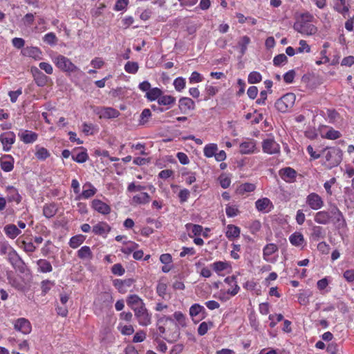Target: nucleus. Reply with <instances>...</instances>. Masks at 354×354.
I'll return each instance as SVG.
<instances>
[{
  "label": "nucleus",
  "mask_w": 354,
  "mask_h": 354,
  "mask_svg": "<svg viewBox=\"0 0 354 354\" xmlns=\"http://www.w3.org/2000/svg\"><path fill=\"white\" fill-rule=\"evenodd\" d=\"M333 219L335 223H345L344 216L337 206L331 207L329 212L319 211L315 214L314 220L316 223L322 225H327Z\"/></svg>",
  "instance_id": "obj_1"
},
{
  "label": "nucleus",
  "mask_w": 354,
  "mask_h": 354,
  "mask_svg": "<svg viewBox=\"0 0 354 354\" xmlns=\"http://www.w3.org/2000/svg\"><path fill=\"white\" fill-rule=\"evenodd\" d=\"M326 150H328L325 155L328 167L331 169L338 166L342 160V151L337 147H327Z\"/></svg>",
  "instance_id": "obj_2"
},
{
  "label": "nucleus",
  "mask_w": 354,
  "mask_h": 354,
  "mask_svg": "<svg viewBox=\"0 0 354 354\" xmlns=\"http://www.w3.org/2000/svg\"><path fill=\"white\" fill-rule=\"evenodd\" d=\"M53 62L63 72L74 73L78 70V68L68 57L62 55L54 56Z\"/></svg>",
  "instance_id": "obj_3"
},
{
  "label": "nucleus",
  "mask_w": 354,
  "mask_h": 354,
  "mask_svg": "<svg viewBox=\"0 0 354 354\" xmlns=\"http://www.w3.org/2000/svg\"><path fill=\"white\" fill-rule=\"evenodd\" d=\"M295 98V94L292 93H286L276 101L275 107L279 111L286 113L293 106Z\"/></svg>",
  "instance_id": "obj_4"
},
{
  "label": "nucleus",
  "mask_w": 354,
  "mask_h": 354,
  "mask_svg": "<svg viewBox=\"0 0 354 354\" xmlns=\"http://www.w3.org/2000/svg\"><path fill=\"white\" fill-rule=\"evenodd\" d=\"M132 309L133 310L135 316L140 325L148 326L151 324V315L148 313L144 303H142V306L132 307Z\"/></svg>",
  "instance_id": "obj_5"
},
{
  "label": "nucleus",
  "mask_w": 354,
  "mask_h": 354,
  "mask_svg": "<svg viewBox=\"0 0 354 354\" xmlns=\"http://www.w3.org/2000/svg\"><path fill=\"white\" fill-rule=\"evenodd\" d=\"M294 28L297 32L306 35H315L317 31L315 26L310 23H306L305 21H298L295 23Z\"/></svg>",
  "instance_id": "obj_6"
},
{
  "label": "nucleus",
  "mask_w": 354,
  "mask_h": 354,
  "mask_svg": "<svg viewBox=\"0 0 354 354\" xmlns=\"http://www.w3.org/2000/svg\"><path fill=\"white\" fill-rule=\"evenodd\" d=\"M262 149L264 153L275 154L280 151L279 145L272 138L265 139L262 142Z\"/></svg>",
  "instance_id": "obj_7"
},
{
  "label": "nucleus",
  "mask_w": 354,
  "mask_h": 354,
  "mask_svg": "<svg viewBox=\"0 0 354 354\" xmlns=\"http://www.w3.org/2000/svg\"><path fill=\"white\" fill-rule=\"evenodd\" d=\"M14 328L23 334L30 333L32 326L30 322L26 318H19L14 322Z\"/></svg>",
  "instance_id": "obj_8"
},
{
  "label": "nucleus",
  "mask_w": 354,
  "mask_h": 354,
  "mask_svg": "<svg viewBox=\"0 0 354 354\" xmlns=\"http://www.w3.org/2000/svg\"><path fill=\"white\" fill-rule=\"evenodd\" d=\"M306 203L314 210L319 209L324 206L322 198L316 193H310L308 195Z\"/></svg>",
  "instance_id": "obj_9"
},
{
  "label": "nucleus",
  "mask_w": 354,
  "mask_h": 354,
  "mask_svg": "<svg viewBox=\"0 0 354 354\" xmlns=\"http://www.w3.org/2000/svg\"><path fill=\"white\" fill-rule=\"evenodd\" d=\"M0 141L5 151H8L15 141V134L12 131H8L1 134Z\"/></svg>",
  "instance_id": "obj_10"
},
{
  "label": "nucleus",
  "mask_w": 354,
  "mask_h": 354,
  "mask_svg": "<svg viewBox=\"0 0 354 354\" xmlns=\"http://www.w3.org/2000/svg\"><path fill=\"white\" fill-rule=\"evenodd\" d=\"M279 174L286 182L293 183L296 179L297 171L291 167H285L279 170Z\"/></svg>",
  "instance_id": "obj_11"
},
{
  "label": "nucleus",
  "mask_w": 354,
  "mask_h": 354,
  "mask_svg": "<svg viewBox=\"0 0 354 354\" xmlns=\"http://www.w3.org/2000/svg\"><path fill=\"white\" fill-rule=\"evenodd\" d=\"M31 72L34 80L38 86H44L46 85L48 77L45 74L40 71L37 67H32Z\"/></svg>",
  "instance_id": "obj_12"
},
{
  "label": "nucleus",
  "mask_w": 354,
  "mask_h": 354,
  "mask_svg": "<svg viewBox=\"0 0 354 354\" xmlns=\"http://www.w3.org/2000/svg\"><path fill=\"white\" fill-rule=\"evenodd\" d=\"M178 107L181 113H186L188 111L194 109L195 103L191 98L184 97L179 100Z\"/></svg>",
  "instance_id": "obj_13"
},
{
  "label": "nucleus",
  "mask_w": 354,
  "mask_h": 354,
  "mask_svg": "<svg viewBox=\"0 0 354 354\" xmlns=\"http://www.w3.org/2000/svg\"><path fill=\"white\" fill-rule=\"evenodd\" d=\"M100 118H115L119 116L120 112L112 107H102L98 111Z\"/></svg>",
  "instance_id": "obj_14"
},
{
  "label": "nucleus",
  "mask_w": 354,
  "mask_h": 354,
  "mask_svg": "<svg viewBox=\"0 0 354 354\" xmlns=\"http://www.w3.org/2000/svg\"><path fill=\"white\" fill-rule=\"evenodd\" d=\"M0 165L4 171H11L14 167V158L10 155H4L0 158Z\"/></svg>",
  "instance_id": "obj_15"
},
{
  "label": "nucleus",
  "mask_w": 354,
  "mask_h": 354,
  "mask_svg": "<svg viewBox=\"0 0 354 354\" xmlns=\"http://www.w3.org/2000/svg\"><path fill=\"white\" fill-rule=\"evenodd\" d=\"M92 207L102 214H108L111 212V207L106 203L98 199L92 201Z\"/></svg>",
  "instance_id": "obj_16"
},
{
  "label": "nucleus",
  "mask_w": 354,
  "mask_h": 354,
  "mask_svg": "<svg viewBox=\"0 0 354 354\" xmlns=\"http://www.w3.org/2000/svg\"><path fill=\"white\" fill-rule=\"evenodd\" d=\"M9 259L14 268H18L21 272L24 270V263L17 253L12 250L8 253Z\"/></svg>",
  "instance_id": "obj_17"
},
{
  "label": "nucleus",
  "mask_w": 354,
  "mask_h": 354,
  "mask_svg": "<svg viewBox=\"0 0 354 354\" xmlns=\"http://www.w3.org/2000/svg\"><path fill=\"white\" fill-rule=\"evenodd\" d=\"M256 208L259 212H268L272 207L270 200L268 198L258 199L255 203Z\"/></svg>",
  "instance_id": "obj_18"
},
{
  "label": "nucleus",
  "mask_w": 354,
  "mask_h": 354,
  "mask_svg": "<svg viewBox=\"0 0 354 354\" xmlns=\"http://www.w3.org/2000/svg\"><path fill=\"white\" fill-rule=\"evenodd\" d=\"M20 139L26 144L32 143L37 139V134L31 131L25 130L18 134Z\"/></svg>",
  "instance_id": "obj_19"
},
{
  "label": "nucleus",
  "mask_w": 354,
  "mask_h": 354,
  "mask_svg": "<svg viewBox=\"0 0 354 354\" xmlns=\"http://www.w3.org/2000/svg\"><path fill=\"white\" fill-rule=\"evenodd\" d=\"M311 231L310 239L313 241H318L321 239H324L326 236V232L321 226L314 225Z\"/></svg>",
  "instance_id": "obj_20"
},
{
  "label": "nucleus",
  "mask_w": 354,
  "mask_h": 354,
  "mask_svg": "<svg viewBox=\"0 0 354 354\" xmlns=\"http://www.w3.org/2000/svg\"><path fill=\"white\" fill-rule=\"evenodd\" d=\"M110 230V226L105 222H100L93 227V232L97 235L104 236Z\"/></svg>",
  "instance_id": "obj_21"
},
{
  "label": "nucleus",
  "mask_w": 354,
  "mask_h": 354,
  "mask_svg": "<svg viewBox=\"0 0 354 354\" xmlns=\"http://www.w3.org/2000/svg\"><path fill=\"white\" fill-rule=\"evenodd\" d=\"M83 192L79 196V198H83L85 199L89 198L94 196L97 192V189L93 186L91 183H86L83 185Z\"/></svg>",
  "instance_id": "obj_22"
},
{
  "label": "nucleus",
  "mask_w": 354,
  "mask_h": 354,
  "mask_svg": "<svg viewBox=\"0 0 354 354\" xmlns=\"http://www.w3.org/2000/svg\"><path fill=\"white\" fill-rule=\"evenodd\" d=\"M4 232L8 237L14 239L21 234V230L14 224H8L4 227Z\"/></svg>",
  "instance_id": "obj_23"
},
{
  "label": "nucleus",
  "mask_w": 354,
  "mask_h": 354,
  "mask_svg": "<svg viewBox=\"0 0 354 354\" xmlns=\"http://www.w3.org/2000/svg\"><path fill=\"white\" fill-rule=\"evenodd\" d=\"M289 241L292 245L296 247L301 246L305 242L304 235L299 232L292 234L289 237Z\"/></svg>",
  "instance_id": "obj_24"
},
{
  "label": "nucleus",
  "mask_w": 354,
  "mask_h": 354,
  "mask_svg": "<svg viewBox=\"0 0 354 354\" xmlns=\"http://www.w3.org/2000/svg\"><path fill=\"white\" fill-rule=\"evenodd\" d=\"M239 149L240 153L242 154L253 153L255 149V143L252 140L243 142L240 145Z\"/></svg>",
  "instance_id": "obj_25"
},
{
  "label": "nucleus",
  "mask_w": 354,
  "mask_h": 354,
  "mask_svg": "<svg viewBox=\"0 0 354 354\" xmlns=\"http://www.w3.org/2000/svg\"><path fill=\"white\" fill-rule=\"evenodd\" d=\"M278 251V247L274 243L267 244L263 250V257L266 261H269V257Z\"/></svg>",
  "instance_id": "obj_26"
},
{
  "label": "nucleus",
  "mask_w": 354,
  "mask_h": 354,
  "mask_svg": "<svg viewBox=\"0 0 354 354\" xmlns=\"http://www.w3.org/2000/svg\"><path fill=\"white\" fill-rule=\"evenodd\" d=\"M240 232L241 230L239 227L230 224L227 226L225 235L228 239L232 240L235 238H238L240 236Z\"/></svg>",
  "instance_id": "obj_27"
},
{
  "label": "nucleus",
  "mask_w": 354,
  "mask_h": 354,
  "mask_svg": "<svg viewBox=\"0 0 354 354\" xmlns=\"http://www.w3.org/2000/svg\"><path fill=\"white\" fill-rule=\"evenodd\" d=\"M77 257L81 259L91 260L93 259V253L88 246H83L77 251Z\"/></svg>",
  "instance_id": "obj_28"
},
{
  "label": "nucleus",
  "mask_w": 354,
  "mask_h": 354,
  "mask_svg": "<svg viewBox=\"0 0 354 354\" xmlns=\"http://www.w3.org/2000/svg\"><path fill=\"white\" fill-rule=\"evenodd\" d=\"M38 271L41 272H50L53 270L50 263L46 259H39L37 261Z\"/></svg>",
  "instance_id": "obj_29"
},
{
  "label": "nucleus",
  "mask_w": 354,
  "mask_h": 354,
  "mask_svg": "<svg viewBox=\"0 0 354 354\" xmlns=\"http://www.w3.org/2000/svg\"><path fill=\"white\" fill-rule=\"evenodd\" d=\"M57 209L55 204H46L43 208V214L48 218L53 217L57 213Z\"/></svg>",
  "instance_id": "obj_30"
},
{
  "label": "nucleus",
  "mask_w": 354,
  "mask_h": 354,
  "mask_svg": "<svg viewBox=\"0 0 354 354\" xmlns=\"http://www.w3.org/2000/svg\"><path fill=\"white\" fill-rule=\"evenodd\" d=\"M151 200L150 196L146 192H142L140 194L133 197L132 201L137 204H146Z\"/></svg>",
  "instance_id": "obj_31"
},
{
  "label": "nucleus",
  "mask_w": 354,
  "mask_h": 354,
  "mask_svg": "<svg viewBox=\"0 0 354 354\" xmlns=\"http://www.w3.org/2000/svg\"><path fill=\"white\" fill-rule=\"evenodd\" d=\"M162 95V91L158 88H150V90L147 92L146 97L150 101H153L156 100H158V98Z\"/></svg>",
  "instance_id": "obj_32"
},
{
  "label": "nucleus",
  "mask_w": 354,
  "mask_h": 354,
  "mask_svg": "<svg viewBox=\"0 0 354 354\" xmlns=\"http://www.w3.org/2000/svg\"><path fill=\"white\" fill-rule=\"evenodd\" d=\"M85 240V236L82 234L76 235L71 238L69 241V245L72 248H77L79 247Z\"/></svg>",
  "instance_id": "obj_33"
},
{
  "label": "nucleus",
  "mask_w": 354,
  "mask_h": 354,
  "mask_svg": "<svg viewBox=\"0 0 354 354\" xmlns=\"http://www.w3.org/2000/svg\"><path fill=\"white\" fill-rule=\"evenodd\" d=\"M142 300L136 295H130L127 299V304L132 307L142 306Z\"/></svg>",
  "instance_id": "obj_34"
},
{
  "label": "nucleus",
  "mask_w": 354,
  "mask_h": 354,
  "mask_svg": "<svg viewBox=\"0 0 354 354\" xmlns=\"http://www.w3.org/2000/svg\"><path fill=\"white\" fill-rule=\"evenodd\" d=\"M19 247L28 254L32 253L36 250V247L31 241H22L20 243Z\"/></svg>",
  "instance_id": "obj_35"
},
{
  "label": "nucleus",
  "mask_w": 354,
  "mask_h": 354,
  "mask_svg": "<svg viewBox=\"0 0 354 354\" xmlns=\"http://www.w3.org/2000/svg\"><path fill=\"white\" fill-rule=\"evenodd\" d=\"M176 98L171 95H162L158 98V104L160 105H171L174 104Z\"/></svg>",
  "instance_id": "obj_36"
},
{
  "label": "nucleus",
  "mask_w": 354,
  "mask_h": 354,
  "mask_svg": "<svg viewBox=\"0 0 354 354\" xmlns=\"http://www.w3.org/2000/svg\"><path fill=\"white\" fill-rule=\"evenodd\" d=\"M218 148L216 144L207 145L204 148V155L207 158H211L214 156Z\"/></svg>",
  "instance_id": "obj_37"
},
{
  "label": "nucleus",
  "mask_w": 354,
  "mask_h": 354,
  "mask_svg": "<svg viewBox=\"0 0 354 354\" xmlns=\"http://www.w3.org/2000/svg\"><path fill=\"white\" fill-rule=\"evenodd\" d=\"M201 313H205V310L203 306L200 304H195L192 305L189 308V315L192 317H196Z\"/></svg>",
  "instance_id": "obj_38"
},
{
  "label": "nucleus",
  "mask_w": 354,
  "mask_h": 354,
  "mask_svg": "<svg viewBox=\"0 0 354 354\" xmlns=\"http://www.w3.org/2000/svg\"><path fill=\"white\" fill-rule=\"evenodd\" d=\"M211 266L216 272L219 273L220 272L226 270L229 265L227 262L216 261L212 263Z\"/></svg>",
  "instance_id": "obj_39"
},
{
  "label": "nucleus",
  "mask_w": 354,
  "mask_h": 354,
  "mask_svg": "<svg viewBox=\"0 0 354 354\" xmlns=\"http://www.w3.org/2000/svg\"><path fill=\"white\" fill-rule=\"evenodd\" d=\"M57 40L58 39L54 32H48L43 37V41L50 46L55 45Z\"/></svg>",
  "instance_id": "obj_40"
},
{
  "label": "nucleus",
  "mask_w": 354,
  "mask_h": 354,
  "mask_svg": "<svg viewBox=\"0 0 354 354\" xmlns=\"http://www.w3.org/2000/svg\"><path fill=\"white\" fill-rule=\"evenodd\" d=\"M248 80L250 84H257L262 80V76L259 72L252 71L249 74Z\"/></svg>",
  "instance_id": "obj_41"
},
{
  "label": "nucleus",
  "mask_w": 354,
  "mask_h": 354,
  "mask_svg": "<svg viewBox=\"0 0 354 354\" xmlns=\"http://www.w3.org/2000/svg\"><path fill=\"white\" fill-rule=\"evenodd\" d=\"M151 116V111L149 109H145L140 115L139 124L145 125Z\"/></svg>",
  "instance_id": "obj_42"
},
{
  "label": "nucleus",
  "mask_w": 354,
  "mask_h": 354,
  "mask_svg": "<svg viewBox=\"0 0 354 354\" xmlns=\"http://www.w3.org/2000/svg\"><path fill=\"white\" fill-rule=\"evenodd\" d=\"M88 158V154L85 151L78 153L76 156L74 154L72 155L73 160L79 163L85 162Z\"/></svg>",
  "instance_id": "obj_43"
},
{
  "label": "nucleus",
  "mask_w": 354,
  "mask_h": 354,
  "mask_svg": "<svg viewBox=\"0 0 354 354\" xmlns=\"http://www.w3.org/2000/svg\"><path fill=\"white\" fill-rule=\"evenodd\" d=\"M342 134L339 131L335 130L333 128L329 129L324 136H322L324 138L329 140H336L341 137Z\"/></svg>",
  "instance_id": "obj_44"
},
{
  "label": "nucleus",
  "mask_w": 354,
  "mask_h": 354,
  "mask_svg": "<svg viewBox=\"0 0 354 354\" xmlns=\"http://www.w3.org/2000/svg\"><path fill=\"white\" fill-rule=\"evenodd\" d=\"M250 39L248 36H243L239 41V46L241 47V53L243 55L247 49V46L250 44Z\"/></svg>",
  "instance_id": "obj_45"
},
{
  "label": "nucleus",
  "mask_w": 354,
  "mask_h": 354,
  "mask_svg": "<svg viewBox=\"0 0 354 354\" xmlns=\"http://www.w3.org/2000/svg\"><path fill=\"white\" fill-rule=\"evenodd\" d=\"M124 70L129 73L134 74L138 70V64L137 62H127L124 66Z\"/></svg>",
  "instance_id": "obj_46"
},
{
  "label": "nucleus",
  "mask_w": 354,
  "mask_h": 354,
  "mask_svg": "<svg viewBox=\"0 0 354 354\" xmlns=\"http://www.w3.org/2000/svg\"><path fill=\"white\" fill-rule=\"evenodd\" d=\"M35 156L39 160H44L50 156V153L46 148L40 147L36 151Z\"/></svg>",
  "instance_id": "obj_47"
},
{
  "label": "nucleus",
  "mask_w": 354,
  "mask_h": 354,
  "mask_svg": "<svg viewBox=\"0 0 354 354\" xmlns=\"http://www.w3.org/2000/svg\"><path fill=\"white\" fill-rule=\"evenodd\" d=\"M174 86L176 91H181L185 87V80L181 77H177L174 81Z\"/></svg>",
  "instance_id": "obj_48"
},
{
  "label": "nucleus",
  "mask_w": 354,
  "mask_h": 354,
  "mask_svg": "<svg viewBox=\"0 0 354 354\" xmlns=\"http://www.w3.org/2000/svg\"><path fill=\"white\" fill-rule=\"evenodd\" d=\"M174 317L180 326L185 327L186 326L185 317L181 312H175L174 314Z\"/></svg>",
  "instance_id": "obj_49"
},
{
  "label": "nucleus",
  "mask_w": 354,
  "mask_h": 354,
  "mask_svg": "<svg viewBox=\"0 0 354 354\" xmlns=\"http://www.w3.org/2000/svg\"><path fill=\"white\" fill-rule=\"evenodd\" d=\"M234 279H235V278L234 277H232L230 279L229 277H227L225 279V281L227 282V283L234 282V288L232 290L229 289L227 290V293L230 294L232 296L236 295L240 289L239 286L236 284V282L234 281Z\"/></svg>",
  "instance_id": "obj_50"
},
{
  "label": "nucleus",
  "mask_w": 354,
  "mask_h": 354,
  "mask_svg": "<svg viewBox=\"0 0 354 354\" xmlns=\"http://www.w3.org/2000/svg\"><path fill=\"white\" fill-rule=\"evenodd\" d=\"M209 326H213L212 322H209V323H207L205 322H202L198 328V333L200 335H205L207 333V330H209Z\"/></svg>",
  "instance_id": "obj_51"
},
{
  "label": "nucleus",
  "mask_w": 354,
  "mask_h": 354,
  "mask_svg": "<svg viewBox=\"0 0 354 354\" xmlns=\"http://www.w3.org/2000/svg\"><path fill=\"white\" fill-rule=\"evenodd\" d=\"M111 272L113 274L122 276L124 274L125 270L120 263H115L113 266Z\"/></svg>",
  "instance_id": "obj_52"
},
{
  "label": "nucleus",
  "mask_w": 354,
  "mask_h": 354,
  "mask_svg": "<svg viewBox=\"0 0 354 354\" xmlns=\"http://www.w3.org/2000/svg\"><path fill=\"white\" fill-rule=\"evenodd\" d=\"M118 329L124 335H130L134 333V328L131 325L120 326Z\"/></svg>",
  "instance_id": "obj_53"
},
{
  "label": "nucleus",
  "mask_w": 354,
  "mask_h": 354,
  "mask_svg": "<svg viewBox=\"0 0 354 354\" xmlns=\"http://www.w3.org/2000/svg\"><path fill=\"white\" fill-rule=\"evenodd\" d=\"M288 61V58L284 54H279L275 56L273 59V63L275 66H279L281 64L286 63Z\"/></svg>",
  "instance_id": "obj_54"
},
{
  "label": "nucleus",
  "mask_w": 354,
  "mask_h": 354,
  "mask_svg": "<svg viewBox=\"0 0 354 354\" xmlns=\"http://www.w3.org/2000/svg\"><path fill=\"white\" fill-rule=\"evenodd\" d=\"M190 192L187 189H181L178 193V197L180 198V202L183 203L186 202L189 197Z\"/></svg>",
  "instance_id": "obj_55"
},
{
  "label": "nucleus",
  "mask_w": 354,
  "mask_h": 354,
  "mask_svg": "<svg viewBox=\"0 0 354 354\" xmlns=\"http://www.w3.org/2000/svg\"><path fill=\"white\" fill-rule=\"evenodd\" d=\"M129 3V0H117L114 9L117 11L123 10Z\"/></svg>",
  "instance_id": "obj_56"
},
{
  "label": "nucleus",
  "mask_w": 354,
  "mask_h": 354,
  "mask_svg": "<svg viewBox=\"0 0 354 354\" xmlns=\"http://www.w3.org/2000/svg\"><path fill=\"white\" fill-rule=\"evenodd\" d=\"M295 77V71L294 70H290L285 73L283 75V80L286 83L290 84L293 82Z\"/></svg>",
  "instance_id": "obj_57"
},
{
  "label": "nucleus",
  "mask_w": 354,
  "mask_h": 354,
  "mask_svg": "<svg viewBox=\"0 0 354 354\" xmlns=\"http://www.w3.org/2000/svg\"><path fill=\"white\" fill-rule=\"evenodd\" d=\"M225 212L228 217H234L239 213V209L235 206H227Z\"/></svg>",
  "instance_id": "obj_58"
},
{
  "label": "nucleus",
  "mask_w": 354,
  "mask_h": 354,
  "mask_svg": "<svg viewBox=\"0 0 354 354\" xmlns=\"http://www.w3.org/2000/svg\"><path fill=\"white\" fill-rule=\"evenodd\" d=\"M300 46L297 48V53H303L304 51L309 53L310 51V46L304 40L299 41Z\"/></svg>",
  "instance_id": "obj_59"
},
{
  "label": "nucleus",
  "mask_w": 354,
  "mask_h": 354,
  "mask_svg": "<svg viewBox=\"0 0 354 354\" xmlns=\"http://www.w3.org/2000/svg\"><path fill=\"white\" fill-rule=\"evenodd\" d=\"M220 185L223 189H226L230 187L231 180L230 178L225 176H221L219 177Z\"/></svg>",
  "instance_id": "obj_60"
},
{
  "label": "nucleus",
  "mask_w": 354,
  "mask_h": 354,
  "mask_svg": "<svg viewBox=\"0 0 354 354\" xmlns=\"http://www.w3.org/2000/svg\"><path fill=\"white\" fill-rule=\"evenodd\" d=\"M145 338L146 333L142 330H140L135 334L133 339V342L135 343L142 342L145 339Z\"/></svg>",
  "instance_id": "obj_61"
},
{
  "label": "nucleus",
  "mask_w": 354,
  "mask_h": 354,
  "mask_svg": "<svg viewBox=\"0 0 354 354\" xmlns=\"http://www.w3.org/2000/svg\"><path fill=\"white\" fill-rule=\"evenodd\" d=\"M39 66L41 70H44L48 75H51L53 72L52 66L47 62H40Z\"/></svg>",
  "instance_id": "obj_62"
},
{
  "label": "nucleus",
  "mask_w": 354,
  "mask_h": 354,
  "mask_svg": "<svg viewBox=\"0 0 354 354\" xmlns=\"http://www.w3.org/2000/svg\"><path fill=\"white\" fill-rule=\"evenodd\" d=\"M335 9L339 13L344 15L346 13H347L349 10V8L348 6L345 4H339L336 3L335 6Z\"/></svg>",
  "instance_id": "obj_63"
},
{
  "label": "nucleus",
  "mask_w": 354,
  "mask_h": 354,
  "mask_svg": "<svg viewBox=\"0 0 354 354\" xmlns=\"http://www.w3.org/2000/svg\"><path fill=\"white\" fill-rule=\"evenodd\" d=\"M258 88L255 86H251L248 88L247 94L250 99H255L257 96Z\"/></svg>",
  "instance_id": "obj_64"
}]
</instances>
